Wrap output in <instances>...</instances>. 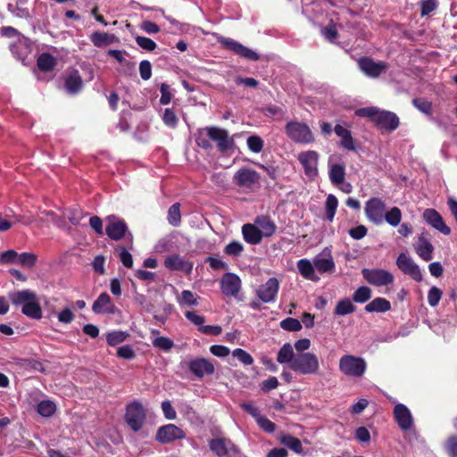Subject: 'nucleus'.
Segmentation results:
<instances>
[{"instance_id": "ea45409f", "label": "nucleus", "mask_w": 457, "mask_h": 457, "mask_svg": "<svg viewBox=\"0 0 457 457\" xmlns=\"http://www.w3.org/2000/svg\"><path fill=\"white\" fill-rule=\"evenodd\" d=\"M321 35L327 41L334 43L339 37L337 24L330 20L328 24L321 29Z\"/></svg>"}, {"instance_id": "3c124183", "label": "nucleus", "mask_w": 457, "mask_h": 457, "mask_svg": "<svg viewBox=\"0 0 457 457\" xmlns=\"http://www.w3.org/2000/svg\"><path fill=\"white\" fill-rule=\"evenodd\" d=\"M37 256L32 253H22L18 254L17 263L23 267L32 268L35 266Z\"/></svg>"}, {"instance_id": "aec40b11", "label": "nucleus", "mask_w": 457, "mask_h": 457, "mask_svg": "<svg viewBox=\"0 0 457 457\" xmlns=\"http://www.w3.org/2000/svg\"><path fill=\"white\" fill-rule=\"evenodd\" d=\"M423 219L428 224L432 226L434 228L441 232L442 234L448 236L451 233V228L445 223L440 213L435 209H427L423 212Z\"/></svg>"}, {"instance_id": "c9c22d12", "label": "nucleus", "mask_w": 457, "mask_h": 457, "mask_svg": "<svg viewBox=\"0 0 457 457\" xmlns=\"http://www.w3.org/2000/svg\"><path fill=\"white\" fill-rule=\"evenodd\" d=\"M37 411L42 417H52L56 411V404L51 400H42L37 404Z\"/></svg>"}, {"instance_id": "58836bf2", "label": "nucleus", "mask_w": 457, "mask_h": 457, "mask_svg": "<svg viewBox=\"0 0 457 457\" xmlns=\"http://www.w3.org/2000/svg\"><path fill=\"white\" fill-rule=\"evenodd\" d=\"M338 206L337 198L334 195H328L326 200L325 216L329 221L334 220Z\"/></svg>"}, {"instance_id": "f8f14e48", "label": "nucleus", "mask_w": 457, "mask_h": 457, "mask_svg": "<svg viewBox=\"0 0 457 457\" xmlns=\"http://www.w3.org/2000/svg\"><path fill=\"white\" fill-rule=\"evenodd\" d=\"M186 433L174 424H167L157 429L155 439L161 444H169L174 440L183 439Z\"/></svg>"}, {"instance_id": "0eeeda50", "label": "nucleus", "mask_w": 457, "mask_h": 457, "mask_svg": "<svg viewBox=\"0 0 457 457\" xmlns=\"http://www.w3.org/2000/svg\"><path fill=\"white\" fill-rule=\"evenodd\" d=\"M107 225L105 227V233L112 240L119 241L125 237L128 234L129 241L132 243L133 236L129 231V228L124 220L118 218L115 215L107 217Z\"/></svg>"}, {"instance_id": "69168bd1", "label": "nucleus", "mask_w": 457, "mask_h": 457, "mask_svg": "<svg viewBox=\"0 0 457 457\" xmlns=\"http://www.w3.org/2000/svg\"><path fill=\"white\" fill-rule=\"evenodd\" d=\"M258 426L267 433H273L276 429V425L270 421L268 418L261 416L256 420Z\"/></svg>"}, {"instance_id": "4d7b16f0", "label": "nucleus", "mask_w": 457, "mask_h": 457, "mask_svg": "<svg viewBox=\"0 0 457 457\" xmlns=\"http://www.w3.org/2000/svg\"><path fill=\"white\" fill-rule=\"evenodd\" d=\"M246 144L248 148L255 154L262 152L263 148V140L259 136H250Z\"/></svg>"}, {"instance_id": "72a5a7b5", "label": "nucleus", "mask_w": 457, "mask_h": 457, "mask_svg": "<svg viewBox=\"0 0 457 457\" xmlns=\"http://www.w3.org/2000/svg\"><path fill=\"white\" fill-rule=\"evenodd\" d=\"M114 38V35L100 31H95L90 36L91 42L96 47H103L106 45H110L113 42Z\"/></svg>"}, {"instance_id": "423d86ee", "label": "nucleus", "mask_w": 457, "mask_h": 457, "mask_svg": "<svg viewBox=\"0 0 457 457\" xmlns=\"http://www.w3.org/2000/svg\"><path fill=\"white\" fill-rule=\"evenodd\" d=\"M260 174L250 168L242 167L233 176V183L240 188L253 190L260 186Z\"/></svg>"}, {"instance_id": "7c9ffc66", "label": "nucleus", "mask_w": 457, "mask_h": 457, "mask_svg": "<svg viewBox=\"0 0 457 457\" xmlns=\"http://www.w3.org/2000/svg\"><path fill=\"white\" fill-rule=\"evenodd\" d=\"M57 65L56 58L49 53L41 54L37 60V66L39 71L49 72L54 70Z\"/></svg>"}, {"instance_id": "c85d7f7f", "label": "nucleus", "mask_w": 457, "mask_h": 457, "mask_svg": "<svg viewBox=\"0 0 457 457\" xmlns=\"http://www.w3.org/2000/svg\"><path fill=\"white\" fill-rule=\"evenodd\" d=\"M297 268L300 274L306 279L319 281L320 278L315 274L314 263L312 264L307 259H301L297 262Z\"/></svg>"}, {"instance_id": "c03bdc74", "label": "nucleus", "mask_w": 457, "mask_h": 457, "mask_svg": "<svg viewBox=\"0 0 457 457\" xmlns=\"http://www.w3.org/2000/svg\"><path fill=\"white\" fill-rule=\"evenodd\" d=\"M412 104L420 112L431 115L432 114V102L424 97H417L412 99Z\"/></svg>"}, {"instance_id": "37998d69", "label": "nucleus", "mask_w": 457, "mask_h": 457, "mask_svg": "<svg viewBox=\"0 0 457 457\" xmlns=\"http://www.w3.org/2000/svg\"><path fill=\"white\" fill-rule=\"evenodd\" d=\"M168 221L172 226H179L181 222L180 204H173L168 210Z\"/></svg>"}, {"instance_id": "5fc2aeb1", "label": "nucleus", "mask_w": 457, "mask_h": 457, "mask_svg": "<svg viewBox=\"0 0 457 457\" xmlns=\"http://www.w3.org/2000/svg\"><path fill=\"white\" fill-rule=\"evenodd\" d=\"M439 5L438 0H421L420 2V16L425 17L437 9Z\"/></svg>"}, {"instance_id": "f257e3e1", "label": "nucleus", "mask_w": 457, "mask_h": 457, "mask_svg": "<svg viewBox=\"0 0 457 457\" xmlns=\"http://www.w3.org/2000/svg\"><path fill=\"white\" fill-rule=\"evenodd\" d=\"M216 143L217 148L220 153H227L234 145V141L229 137L228 130L210 126L200 129L195 136L196 145L204 150H211L212 145L211 141Z\"/></svg>"}, {"instance_id": "4be33fe9", "label": "nucleus", "mask_w": 457, "mask_h": 457, "mask_svg": "<svg viewBox=\"0 0 457 457\" xmlns=\"http://www.w3.org/2000/svg\"><path fill=\"white\" fill-rule=\"evenodd\" d=\"M340 371H365L366 361L361 357L344 355L339 361Z\"/></svg>"}, {"instance_id": "864d4df0", "label": "nucleus", "mask_w": 457, "mask_h": 457, "mask_svg": "<svg viewBox=\"0 0 457 457\" xmlns=\"http://www.w3.org/2000/svg\"><path fill=\"white\" fill-rule=\"evenodd\" d=\"M164 124L171 129H175L179 122V118L171 108H166L162 115Z\"/></svg>"}, {"instance_id": "20e7f679", "label": "nucleus", "mask_w": 457, "mask_h": 457, "mask_svg": "<svg viewBox=\"0 0 457 457\" xmlns=\"http://www.w3.org/2000/svg\"><path fill=\"white\" fill-rule=\"evenodd\" d=\"M287 136L294 142L308 145L314 141L313 134L305 123L299 121H289L285 126Z\"/></svg>"}, {"instance_id": "f704fd0d", "label": "nucleus", "mask_w": 457, "mask_h": 457, "mask_svg": "<svg viewBox=\"0 0 457 457\" xmlns=\"http://www.w3.org/2000/svg\"><path fill=\"white\" fill-rule=\"evenodd\" d=\"M294 350L292 345L289 343H286L283 345V346L279 349L277 356L278 362L283 364V363H294L295 359Z\"/></svg>"}, {"instance_id": "8fccbe9b", "label": "nucleus", "mask_w": 457, "mask_h": 457, "mask_svg": "<svg viewBox=\"0 0 457 457\" xmlns=\"http://www.w3.org/2000/svg\"><path fill=\"white\" fill-rule=\"evenodd\" d=\"M386 221L393 227L400 224L402 220V212L398 207H393L384 216Z\"/></svg>"}, {"instance_id": "cd10ccee", "label": "nucleus", "mask_w": 457, "mask_h": 457, "mask_svg": "<svg viewBox=\"0 0 457 457\" xmlns=\"http://www.w3.org/2000/svg\"><path fill=\"white\" fill-rule=\"evenodd\" d=\"M334 131L337 136L341 138L340 144L344 148L350 151H356L355 143L349 129L342 125L337 124L334 128Z\"/></svg>"}, {"instance_id": "bb28decb", "label": "nucleus", "mask_w": 457, "mask_h": 457, "mask_svg": "<svg viewBox=\"0 0 457 457\" xmlns=\"http://www.w3.org/2000/svg\"><path fill=\"white\" fill-rule=\"evenodd\" d=\"M254 223L262 232V237H270L276 233L277 226L275 222L267 215L258 216Z\"/></svg>"}, {"instance_id": "e433bc0d", "label": "nucleus", "mask_w": 457, "mask_h": 457, "mask_svg": "<svg viewBox=\"0 0 457 457\" xmlns=\"http://www.w3.org/2000/svg\"><path fill=\"white\" fill-rule=\"evenodd\" d=\"M280 443L296 453L303 452V445L301 441L297 437H295L289 434L283 435L280 437Z\"/></svg>"}, {"instance_id": "393cba45", "label": "nucleus", "mask_w": 457, "mask_h": 457, "mask_svg": "<svg viewBox=\"0 0 457 457\" xmlns=\"http://www.w3.org/2000/svg\"><path fill=\"white\" fill-rule=\"evenodd\" d=\"M164 266L170 270H179L189 273L192 270L193 264L185 261L179 254H172L166 257Z\"/></svg>"}, {"instance_id": "f03ea898", "label": "nucleus", "mask_w": 457, "mask_h": 457, "mask_svg": "<svg viewBox=\"0 0 457 457\" xmlns=\"http://www.w3.org/2000/svg\"><path fill=\"white\" fill-rule=\"evenodd\" d=\"M355 114L359 117L369 118L378 129L386 132L395 130L400 125L399 118L395 112L379 110L377 107L360 108L356 110Z\"/></svg>"}, {"instance_id": "79ce46f5", "label": "nucleus", "mask_w": 457, "mask_h": 457, "mask_svg": "<svg viewBox=\"0 0 457 457\" xmlns=\"http://www.w3.org/2000/svg\"><path fill=\"white\" fill-rule=\"evenodd\" d=\"M189 371H214V366L205 359H196L190 362Z\"/></svg>"}, {"instance_id": "a878e982", "label": "nucleus", "mask_w": 457, "mask_h": 457, "mask_svg": "<svg viewBox=\"0 0 457 457\" xmlns=\"http://www.w3.org/2000/svg\"><path fill=\"white\" fill-rule=\"evenodd\" d=\"M244 240L250 245H258L262 240V235L257 225L247 223L242 227Z\"/></svg>"}, {"instance_id": "6ab92c4d", "label": "nucleus", "mask_w": 457, "mask_h": 457, "mask_svg": "<svg viewBox=\"0 0 457 457\" xmlns=\"http://www.w3.org/2000/svg\"><path fill=\"white\" fill-rule=\"evenodd\" d=\"M211 451L218 457H224L229 453H237V446L228 438L217 437L210 440Z\"/></svg>"}, {"instance_id": "de8ad7c7", "label": "nucleus", "mask_w": 457, "mask_h": 457, "mask_svg": "<svg viewBox=\"0 0 457 457\" xmlns=\"http://www.w3.org/2000/svg\"><path fill=\"white\" fill-rule=\"evenodd\" d=\"M244 251V245L239 241L228 243L223 249L225 254L232 257H238Z\"/></svg>"}, {"instance_id": "a19ab883", "label": "nucleus", "mask_w": 457, "mask_h": 457, "mask_svg": "<svg viewBox=\"0 0 457 457\" xmlns=\"http://www.w3.org/2000/svg\"><path fill=\"white\" fill-rule=\"evenodd\" d=\"M371 297V289L366 286L358 287L353 294V301L358 303H364Z\"/></svg>"}, {"instance_id": "338daca9", "label": "nucleus", "mask_w": 457, "mask_h": 457, "mask_svg": "<svg viewBox=\"0 0 457 457\" xmlns=\"http://www.w3.org/2000/svg\"><path fill=\"white\" fill-rule=\"evenodd\" d=\"M139 73L144 80H148L152 76V65L147 60H144L139 63Z\"/></svg>"}, {"instance_id": "473e14b6", "label": "nucleus", "mask_w": 457, "mask_h": 457, "mask_svg": "<svg viewBox=\"0 0 457 457\" xmlns=\"http://www.w3.org/2000/svg\"><path fill=\"white\" fill-rule=\"evenodd\" d=\"M356 311V306L353 302L345 297L339 300L334 309V314L337 316H345Z\"/></svg>"}, {"instance_id": "4468645a", "label": "nucleus", "mask_w": 457, "mask_h": 457, "mask_svg": "<svg viewBox=\"0 0 457 457\" xmlns=\"http://www.w3.org/2000/svg\"><path fill=\"white\" fill-rule=\"evenodd\" d=\"M393 414L395 422L403 431H408L413 427V417L406 405L396 403Z\"/></svg>"}, {"instance_id": "0e129e2a", "label": "nucleus", "mask_w": 457, "mask_h": 457, "mask_svg": "<svg viewBox=\"0 0 457 457\" xmlns=\"http://www.w3.org/2000/svg\"><path fill=\"white\" fill-rule=\"evenodd\" d=\"M18 253L14 250H7L0 254L1 264H11L17 262Z\"/></svg>"}, {"instance_id": "dca6fc26", "label": "nucleus", "mask_w": 457, "mask_h": 457, "mask_svg": "<svg viewBox=\"0 0 457 457\" xmlns=\"http://www.w3.org/2000/svg\"><path fill=\"white\" fill-rule=\"evenodd\" d=\"M318 153L312 150L300 153L298 155V161L302 164L305 175L309 178L315 177L318 174Z\"/></svg>"}, {"instance_id": "412c9836", "label": "nucleus", "mask_w": 457, "mask_h": 457, "mask_svg": "<svg viewBox=\"0 0 457 457\" xmlns=\"http://www.w3.org/2000/svg\"><path fill=\"white\" fill-rule=\"evenodd\" d=\"M92 311L96 314H114L117 307L107 293H102L93 303Z\"/></svg>"}, {"instance_id": "774afa93", "label": "nucleus", "mask_w": 457, "mask_h": 457, "mask_svg": "<svg viewBox=\"0 0 457 457\" xmlns=\"http://www.w3.org/2000/svg\"><path fill=\"white\" fill-rule=\"evenodd\" d=\"M160 104L163 105L169 104L172 97V94L170 91V86L166 83H162L160 87Z\"/></svg>"}, {"instance_id": "b1692460", "label": "nucleus", "mask_w": 457, "mask_h": 457, "mask_svg": "<svg viewBox=\"0 0 457 457\" xmlns=\"http://www.w3.org/2000/svg\"><path fill=\"white\" fill-rule=\"evenodd\" d=\"M428 233L422 232L414 245L417 254L424 261L428 262L433 258L434 246L428 238Z\"/></svg>"}, {"instance_id": "2eb2a0df", "label": "nucleus", "mask_w": 457, "mask_h": 457, "mask_svg": "<svg viewBox=\"0 0 457 457\" xmlns=\"http://www.w3.org/2000/svg\"><path fill=\"white\" fill-rule=\"evenodd\" d=\"M221 292L230 297H236L241 289V279L235 273H225L220 278Z\"/></svg>"}, {"instance_id": "f3484780", "label": "nucleus", "mask_w": 457, "mask_h": 457, "mask_svg": "<svg viewBox=\"0 0 457 457\" xmlns=\"http://www.w3.org/2000/svg\"><path fill=\"white\" fill-rule=\"evenodd\" d=\"M397 267L415 281L422 280V274L419 266L405 253H400L396 260Z\"/></svg>"}, {"instance_id": "a211bd4d", "label": "nucleus", "mask_w": 457, "mask_h": 457, "mask_svg": "<svg viewBox=\"0 0 457 457\" xmlns=\"http://www.w3.org/2000/svg\"><path fill=\"white\" fill-rule=\"evenodd\" d=\"M291 367L300 371H316L319 368V361L313 353H299L295 355Z\"/></svg>"}, {"instance_id": "4c0bfd02", "label": "nucleus", "mask_w": 457, "mask_h": 457, "mask_svg": "<svg viewBox=\"0 0 457 457\" xmlns=\"http://www.w3.org/2000/svg\"><path fill=\"white\" fill-rule=\"evenodd\" d=\"M314 267L320 273L333 272L335 262L332 258H315Z\"/></svg>"}, {"instance_id": "9b49d317", "label": "nucleus", "mask_w": 457, "mask_h": 457, "mask_svg": "<svg viewBox=\"0 0 457 457\" xmlns=\"http://www.w3.org/2000/svg\"><path fill=\"white\" fill-rule=\"evenodd\" d=\"M365 214L368 220L377 225L382 223L386 210L385 203L377 197H372L365 204Z\"/></svg>"}, {"instance_id": "1a4fd4ad", "label": "nucleus", "mask_w": 457, "mask_h": 457, "mask_svg": "<svg viewBox=\"0 0 457 457\" xmlns=\"http://www.w3.org/2000/svg\"><path fill=\"white\" fill-rule=\"evenodd\" d=\"M363 278L375 287L389 286L394 282V276L388 270L383 269H368L361 270Z\"/></svg>"}, {"instance_id": "49530a36", "label": "nucleus", "mask_w": 457, "mask_h": 457, "mask_svg": "<svg viewBox=\"0 0 457 457\" xmlns=\"http://www.w3.org/2000/svg\"><path fill=\"white\" fill-rule=\"evenodd\" d=\"M12 53L21 61H24L28 55V47L25 42L19 38V41L11 46Z\"/></svg>"}, {"instance_id": "13d9d810", "label": "nucleus", "mask_w": 457, "mask_h": 457, "mask_svg": "<svg viewBox=\"0 0 457 457\" xmlns=\"http://www.w3.org/2000/svg\"><path fill=\"white\" fill-rule=\"evenodd\" d=\"M443 292L440 288L436 287H432L428 293V303L431 307H436L441 298Z\"/></svg>"}, {"instance_id": "c756f323", "label": "nucleus", "mask_w": 457, "mask_h": 457, "mask_svg": "<svg viewBox=\"0 0 457 457\" xmlns=\"http://www.w3.org/2000/svg\"><path fill=\"white\" fill-rule=\"evenodd\" d=\"M364 310L367 312H386L391 310V303L383 297H376L367 305Z\"/></svg>"}, {"instance_id": "7ed1b4c3", "label": "nucleus", "mask_w": 457, "mask_h": 457, "mask_svg": "<svg viewBox=\"0 0 457 457\" xmlns=\"http://www.w3.org/2000/svg\"><path fill=\"white\" fill-rule=\"evenodd\" d=\"M9 298L12 304L21 305V312L27 317L34 320L42 318V309L39 304L37 294L29 289L14 291L9 293Z\"/></svg>"}, {"instance_id": "052dcab7", "label": "nucleus", "mask_w": 457, "mask_h": 457, "mask_svg": "<svg viewBox=\"0 0 457 457\" xmlns=\"http://www.w3.org/2000/svg\"><path fill=\"white\" fill-rule=\"evenodd\" d=\"M262 113L267 117L282 118L285 114L283 108L278 105L270 104L262 108Z\"/></svg>"}, {"instance_id": "680f3d73", "label": "nucleus", "mask_w": 457, "mask_h": 457, "mask_svg": "<svg viewBox=\"0 0 457 457\" xmlns=\"http://www.w3.org/2000/svg\"><path fill=\"white\" fill-rule=\"evenodd\" d=\"M233 357L237 358L240 362L250 365L253 362V357L245 350L237 348L233 351Z\"/></svg>"}, {"instance_id": "bf43d9fd", "label": "nucleus", "mask_w": 457, "mask_h": 457, "mask_svg": "<svg viewBox=\"0 0 457 457\" xmlns=\"http://www.w3.org/2000/svg\"><path fill=\"white\" fill-rule=\"evenodd\" d=\"M135 40H136L137 44L142 49L148 51V52H152L157 47L156 43L149 37H145L143 36H137L135 37Z\"/></svg>"}, {"instance_id": "a18cd8bd", "label": "nucleus", "mask_w": 457, "mask_h": 457, "mask_svg": "<svg viewBox=\"0 0 457 457\" xmlns=\"http://www.w3.org/2000/svg\"><path fill=\"white\" fill-rule=\"evenodd\" d=\"M129 335L124 331H112L106 335L107 344L111 346H116L123 343Z\"/></svg>"}, {"instance_id": "603ef678", "label": "nucleus", "mask_w": 457, "mask_h": 457, "mask_svg": "<svg viewBox=\"0 0 457 457\" xmlns=\"http://www.w3.org/2000/svg\"><path fill=\"white\" fill-rule=\"evenodd\" d=\"M280 327L287 331L297 332L302 329V323L297 319L288 317L280 322Z\"/></svg>"}, {"instance_id": "5701e85b", "label": "nucleus", "mask_w": 457, "mask_h": 457, "mask_svg": "<svg viewBox=\"0 0 457 457\" xmlns=\"http://www.w3.org/2000/svg\"><path fill=\"white\" fill-rule=\"evenodd\" d=\"M84 83L78 70L67 72L64 79V88L71 95H76L83 88Z\"/></svg>"}, {"instance_id": "09e8293b", "label": "nucleus", "mask_w": 457, "mask_h": 457, "mask_svg": "<svg viewBox=\"0 0 457 457\" xmlns=\"http://www.w3.org/2000/svg\"><path fill=\"white\" fill-rule=\"evenodd\" d=\"M19 368L30 371H44L42 363L32 359H24L18 362Z\"/></svg>"}, {"instance_id": "e2e57ef3", "label": "nucleus", "mask_w": 457, "mask_h": 457, "mask_svg": "<svg viewBox=\"0 0 457 457\" xmlns=\"http://www.w3.org/2000/svg\"><path fill=\"white\" fill-rule=\"evenodd\" d=\"M117 356L125 360H132L136 354L131 345H125L117 349Z\"/></svg>"}, {"instance_id": "9d476101", "label": "nucleus", "mask_w": 457, "mask_h": 457, "mask_svg": "<svg viewBox=\"0 0 457 457\" xmlns=\"http://www.w3.org/2000/svg\"><path fill=\"white\" fill-rule=\"evenodd\" d=\"M360 70L368 77L376 79L388 69V64L383 61L375 62L371 57L363 56L358 60Z\"/></svg>"}, {"instance_id": "6e6d98bb", "label": "nucleus", "mask_w": 457, "mask_h": 457, "mask_svg": "<svg viewBox=\"0 0 457 457\" xmlns=\"http://www.w3.org/2000/svg\"><path fill=\"white\" fill-rule=\"evenodd\" d=\"M153 345L160 350L169 352L173 346V341L166 337H158L153 340Z\"/></svg>"}, {"instance_id": "6e6552de", "label": "nucleus", "mask_w": 457, "mask_h": 457, "mask_svg": "<svg viewBox=\"0 0 457 457\" xmlns=\"http://www.w3.org/2000/svg\"><path fill=\"white\" fill-rule=\"evenodd\" d=\"M218 43H220L226 49L233 52L238 56L245 58L250 61H258L260 60V55L254 52L253 50L245 46L241 43L228 37H218Z\"/></svg>"}, {"instance_id": "39448f33", "label": "nucleus", "mask_w": 457, "mask_h": 457, "mask_svg": "<svg viewBox=\"0 0 457 457\" xmlns=\"http://www.w3.org/2000/svg\"><path fill=\"white\" fill-rule=\"evenodd\" d=\"M145 419V411L139 402L134 401L127 405L125 420L134 432H137L143 428Z\"/></svg>"}, {"instance_id": "ddd939ff", "label": "nucleus", "mask_w": 457, "mask_h": 457, "mask_svg": "<svg viewBox=\"0 0 457 457\" xmlns=\"http://www.w3.org/2000/svg\"><path fill=\"white\" fill-rule=\"evenodd\" d=\"M279 289V282L276 278H269L261 285L256 291L260 300L263 303H272L276 300Z\"/></svg>"}, {"instance_id": "2f4dec72", "label": "nucleus", "mask_w": 457, "mask_h": 457, "mask_svg": "<svg viewBox=\"0 0 457 457\" xmlns=\"http://www.w3.org/2000/svg\"><path fill=\"white\" fill-rule=\"evenodd\" d=\"M329 179L335 186L343 184L345 179V167L343 164H331L328 170Z\"/></svg>"}]
</instances>
